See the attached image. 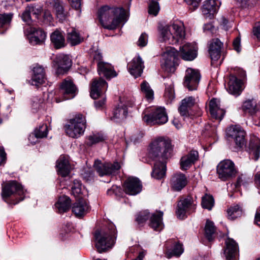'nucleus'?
Returning a JSON list of instances; mask_svg holds the SVG:
<instances>
[{
  "mask_svg": "<svg viewBox=\"0 0 260 260\" xmlns=\"http://www.w3.org/2000/svg\"><path fill=\"white\" fill-rule=\"evenodd\" d=\"M215 233V227L214 223L209 220H207L205 226V235L209 241L213 239Z\"/></svg>",
  "mask_w": 260,
  "mask_h": 260,
  "instance_id": "44",
  "label": "nucleus"
},
{
  "mask_svg": "<svg viewBox=\"0 0 260 260\" xmlns=\"http://www.w3.org/2000/svg\"><path fill=\"white\" fill-rule=\"evenodd\" d=\"M83 178L86 181H90L93 177L94 172L90 169L84 170V172L82 174Z\"/></svg>",
  "mask_w": 260,
  "mask_h": 260,
  "instance_id": "57",
  "label": "nucleus"
},
{
  "mask_svg": "<svg viewBox=\"0 0 260 260\" xmlns=\"http://www.w3.org/2000/svg\"><path fill=\"white\" fill-rule=\"evenodd\" d=\"M132 106V103H126L120 101L118 105L114 109L111 120L116 122H120L125 119L128 114V107Z\"/></svg>",
  "mask_w": 260,
  "mask_h": 260,
  "instance_id": "20",
  "label": "nucleus"
},
{
  "mask_svg": "<svg viewBox=\"0 0 260 260\" xmlns=\"http://www.w3.org/2000/svg\"><path fill=\"white\" fill-rule=\"evenodd\" d=\"M149 217V212L147 210L140 212L136 217V221L139 224L145 222Z\"/></svg>",
  "mask_w": 260,
  "mask_h": 260,
  "instance_id": "53",
  "label": "nucleus"
},
{
  "mask_svg": "<svg viewBox=\"0 0 260 260\" xmlns=\"http://www.w3.org/2000/svg\"><path fill=\"white\" fill-rule=\"evenodd\" d=\"M45 79L44 69L39 64L36 65L33 68L31 78L29 80V83L38 87L45 82Z\"/></svg>",
  "mask_w": 260,
  "mask_h": 260,
  "instance_id": "24",
  "label": "nucleus"
},
{
  "mask_svg": "<svg viewBox=\"0 0 260 260\" xmlns=\"http://www.w3.org/2000/svg\"><path fill=\"white\" fill-rule=\"evenodd\" d=\"M142 185L140 180L133 177H128L123 185L124 192L129 195L135 196L142 190Z\"/></svg>",
  "mask_w": 260,
  "mask_h": 260,
  "instance_id": "16",
  "label": "nucleus"
},
{
  "mask_svg": "<svg viewBox=\"0 0 260 260\" xmlns=\"http://www.w3.org/2000/svg\"><path fill=\"white\" fill-rule=\"evenodd\" d=\"M224 254L226 260H239V248L237 242L231 238L225 241Z\"/></svg>",
  "mask_w": 260,
  "mask_h": 260,
  "instance_id": "19",
  "label": "nucleus"
},
{
  "mask_svg": "<svg viewBox=\"0 0 260 260\" xmlns=\"http://www.w3.org/2000/svg\"><path fill=\"white\" fill-rule=\"evenodd\" d=\"M98 72L100 75H103L107 79L114 78L117 75L113 66L106 62L99 63Z\"/></svg>",
  "mask_w": 260,
  "mask_h": 260,
  "instance_id": "29",
  "label": "nucleus"
},
{
  "mask_svg": "<svg viewBox=\"0 0 260 260\" xmlns=\"http://www.w3.org/2000/svg\"><path fill=\"white\" fill-rule=\"evenodd\" d=\"M86 128V120L82 114H77L66 126L67 134L70 137L77 138L83 134Z\"/></svg>",
  "mask_w": 260,
  "mask_h": 260,
  "instance_id": "6",
  "label": "nucleus"
},
{
  "mask_svg": "<svg viewBox=\"0 0 260 260\" xmlns=\"http://www.w3.org/2000/svg\"><path fill=\"white\" fill-rule=\"evenodd\" d=\"M57 171L62 177L67 176L70 173L71 166L68 158L64 156H60L57 161Z\"/></svg>",
  "mask_w": 260,
  "mask_h": 260,
  "instance_id": "32",
  "label": "nucleus"
},
{
  "mask_svg": "<svg viewBox=\"0 0 260 260\" xmlns=\"http://www.w3.org/2000/svg\"><path fill=\"white\" fill-rule=\"evenodd\" d=\"M163 214L162 212L156 211L151 215L149 225L154 230L159 232L164 228Z\"/></svg>",
  "mask_w": 260,
  "mask_h": 260,
  "instance_id": "34",
  "label": "nucleus"
},
{
  "mask_svg": "<svg viewBox=\"0 0 260 260\" xmlns=\"http://www.w3.org/2000/svg\"><path fill=\"white\" fill-rule=\"evenodd\" d=\"M71 200L67 196H63L59 198L58 201L55 203V208L58 213H62L67 212L71 206Z\"/></svg>",
  "mask_w": 260,
  "mask_h": 260,
  "instance_id": "39",
  "label": "nucleus"
},
{
  "mask_svg": "<svg viewBox=\"0 0 260 260\" xmlns=\"http://www.w3.org/2000/svg\"><path fill=\"white\" fill-rule=\"evenodd\" d=\"M143 121L148 125H161L168 121V117L164 107H159L152 110L150 114L145 111L142 114Z\"/></svg>",
  "mask_w": 260,
  "mask_h": 260,
  "instance_id": "7",
  "label": "nucleus"
},
{
  "mask_svg": "<svg viewBox=\"0 0 260 260\" xmlns=\"http://www.w3.org/2000/svg\"><path fill=\"white\" fill-rule=\"evenodd\" d=\"M95 247L102 253L112 247L116 239V231L113 223H109L104 229L96 231L94 233Z\"/></svg>",
  "mask_w": 260,
  "mask_h": 260,
  "instance_id": "3",
  "label": "nucleus"
},
{
  "mask_svg": "<svg viewBox=\"0 0 260 260\" xmlns=\"http://www.w3.org/2000/svg\"><path fill=\"white\" fill-rule=\"evenodd\" d=\"M12 16L11 13L0 14V28L7 29L11 23Z\"/></svg>",
  "mask_w": 260,
  "mask_h": 260,
  "instance_id": "49",
  "label": "nucleus"
},
{
  "mask_svg": "<svg viewBox=\"0 0 260 260\" xmlns=\"http://www.w3.org/2000/svg\"><path fill=\"white\" fill-rule=\"evenodd\" d=\"M243 89V83L242 80L238 79L234 75H231L228 85L227 90L228 92L231 94L238 96L241 94Z\"/></svg>",
  "mask_w": 260,
  "mask_h": 260,
  "instance_id": "27",
  "label": "nucleus"
},
{
  "mask_svg": "<svg viewBox=\"0 0 260 260\" xmlns=\"http://www.w3.org/2000/svg\"><path fill=\"white\" fill-rule=\"evenodd\" d=\"M183 100H185V105L189 108L192 107L195 103V99L192 96H188L184 99Z\"/></svg>",
  "mask_w": 260,
  "mask_h": 260,
  "instance_id": "64",
  "label": "nucleus"
},
{
  "mask_svg": "<svg viewBox=\"0 0 260 260\" xmlns=\"http://www.w3.org/2000/svg\"><path fill=\"white\" fill-rule=\"evenodd\" d=\"M220 4L218 0H206L202 8L203 15L206 18L211 19L217 12Z\"/></svg>",
  "mask_w": 260,
  "mask_h": 260,
  "instance_id": "25",
  "label": "nucleus"
},
{
  "mask_svg": "<svg viewBox=\"0 0 260 260\" xmlns=\"http://www.w3.org/2000/svg\"><path fill=\"white\" fill-rule=\"evenodd\" d=\"M93 167L99 176L115 175L119 172L121 166L118 162H104L96 159L95 160Z\"/></svg>",
  "mask_w": 260,
  "mask_h": 260,
  "instance_id": "9",
  "label": "nucleus"
},
{
  "mask_svg": "<svg viewBox=\"0 0 260 260\" xmlns=\"http://www.w3.org/2000/svg\"><path fill=\"white\" fill-rule=\"evenodd\" d=\"M24 190L21 184L16 181L8 182L2 189V196L3 199L8 202L11 198L10 203L15 205L24 199Z\"/></svg>",
  "mask_w": 260,
  "mask_h": 260,
  "instance_id": "5",
  "label": "nucleus"
},
{
  "mask_svg": "<svg viewBox=\"0 0 260 260\" xmlns=\"http://www.w3.org/2000/svg\"><path fill=\"white\" fill-rule=\"evenodd\" d=\"M67 40L72 46H74L80 43L83 39L75 29H72L68 33Z\"/></svg>",
  "mask_w": 260,
  "mask_h": 260,
  "instance_id": "45",
  "label": "nucleus"
},
{
  "mask_svg": "<svg viewBox=\"0 0 260 260\" xmlns=\"http://www.w3.org/2000/svg\"><path fill=\"white\" fill-rule=\"evenodd\" d=\"M185 100H182L178 110L181 116L187 117L189 115L188 110L190 108L185 105Z\"/></svg>",
  "mask_w": 260,
  "mask_h": 260,
  "instance_id": "55",
  "label": "nucleus"
},
{
  "mask_svg": "<svg viewBox=\"0 0 260 260\" xmlns=\"http://www.w3.org/2000/svg\"><path fill=\"white\" fill-rule=\"evenodd\" d=\"M52 44L56 49H59L65 46V39L63 34L60 30L56 29L50 36Z\"/></svg>",
  "mask_w": 260,
  "mask_h": 260,
  "instance_id": "38",
  "label": "nucleus"
},
{
  "mask_svg": "<svg viewBox=\"0 0 260 260\" xmlns=\"http://www.w3.org/2000/svg\"><path fill=\"white\" fill-rule=\"evenodd\" d=\"M48 127L46 124L40 126L38 129H36L34 134H30L28 137V140L32 144H35L36 141H31V138L35 139L46 137L47 135Z\"/></svg>",
  "mask_w": 260,
  "mask_h": 260,
  "instance_id": "42",
  "label": "nucleus"
},
{
  "mask_svg": "<svg viewBox=\"0 0 260 260\" xmlns=\"http://www.w3.org/2000/svg\"><path fill=\"white\" fill-rule=\"evenodd\" d=\"M243 8L251 9L256 4V0H238Z\"/></svg>",
  "mask_w": 260,
  "mask_h": 260,
  "instance_id": "52",
  "label": "nucleus"
},
{
  "mask_svg": "<svg viewBox=\"0 0 260 260\" xmlns=\"http://www.w3.org/2000/svg\"><path fill=\"white\" fill-rule=\"evenodd\" d=\"M181 58L187 61L194 59L198 54V47L195 43H186L180 48L179 52Z\"/></svg>",
  "mask_w": 260,
  "mask_h": 260,
  "instance_id": "17",
  "label": "nucleus"
},
{
  "mask_svg": "<svg viewBox=\"0 0 260 260\" xmlns=\"http://www.w3.org/2000/svg\"><path fill=\"white\" fill-rule=\"evenodd\" d=\"M233 45L234 49L237 52L241 51V39L240 36L237 37L233 41Z\"/></svg>",
  "mask_w": 260,
  "mask_h": 260,
  "instance_id": "60",
  "label": "nucleus"
},
{
  "mask_svg": "<svg viewBox=\"0 0 260 260\" xmlns=\"http://www.w3.org/2000/svg\"><path fill=\"white\" fill-rule=\"evenodd\" d=\"M208 52L212 61H217L220 57L223 43L218 39H212L208 45Z\"/></svg>",
  "mask_w": 260,
  "mask_h": 260,
  "instance_id": "26",
  "label": "nucleus"
},
{
  "mask_svg": "<svg viewBox=\"0 0 260 260\" xmlns=\"http://www.w3.org/2000/svg\"><path fill=\"white\" fill-rule=\"evenodd\" d=\"M58 69L64 71H67L71 66V60L69 56L64 54L57 55L55 59Z\"/></svg>",
  "mask_w": 260,
  "mask_h": 260,
  "instance_id": "40",
  "label": "nucleus"
},
{
  "mask_svg": "<svg viewBox=\"0 0 260 260\" xmlns=\"http://www.w3.org/2000/svg\"><path fill=\"white\" fill-rule=\"evenodd\" d=\"M144 68V62L139 55L135 56L132 61L127 64L128 72L135 78L141 76Z\"/></svg>",
  "mask_w": 260,
  "mask_h": 260,
  "instance_id": "22",
  "label": "nucleus"
},
{
  "mask_svg": "<svg viewBox=\"0 0 260 260\" xmlns=\"http://www.w3.org/2000/svg\"><path fill=\"white\" fill-rule=\"evenodd\" d=\"M43 11V7L41 6L31 4L27 6L24 12L22 14V19L23 21L28 24H30L32 22L31 14L35 18L38 19Z\"/></svg>",
  "mask_w": 260,
  "mask_h": 260,
  "instance_id": "18",
  "label": "nucleus"
},
{
  "mask_svg": "<svg viewBox=\"0 0 260 260\" xmlns=\"http://www.w3.org/2000/svg\"><path fill=\"white\" fill-rule=\"evenodd\" d=\"M51 5L57 18L62 22L65 20L68 17V12L64 10L63 2L61 0H52Z\"/></svg>",
  "mask_w": 260,
  "mask_h": 260,
  "instance_id": "33",
  "label": "nucleus"
},
{
  "mask_svg": "<svg viewBox=\"0 0 260 260\" xmlns=\"http://www.w3.org/2000/svg\"><path fill=\"white\" fill-rule=\"evenodd\" d=\"M241 109L245 113L251 115L256 122L259 120L256 125L260 126V106L257 105L256 102L254 99H249L244 101L241 106Z\"/></svg>",
  "mask_w": 260,
  "mask_h": 260,
  "instance_id": "14",
  "label": "nucleus"
},
{
  "mask_svg": "<svg viewBox=\"0 0 260 260\" xmlns=\"http://www.w3.org/2000/svg\"><path fill=\"white\" fill-rule=\"evenodd\" d=\"M194 206L192 199L190 197L180 200L178 202L176 211L177 217L180 219L184 218L186 217L187 213H190L194 210Z\"/></svg>",
  "mask_w": 260,
  "mask_h": 260,
  "instance_id": "15",
  "label": "nucleus"
},
{
  "mask_svg": "<svg viewBox=\"0 0 260 260\" xmlns=\"http://www.w3.org/2000/svg\"><path fill=\"white\" fill-rule=\"evenodd\" d=\"M77 91V87L71 79L69 78L64 79L60 86L59 92L62 95V99L56 98V103L74 98L76 94Z\"/></svg>",
  "mask_w": 260,
  "mask_h": 260,
  "instance_id": "11",
  "label": "nucleus"
},
{
  "mask_svg": "<svg viewBox=\"0 0 260 260\" xmlns=\"http://www.w3.org/2000/svg\"><path fill=\"white\" fill-rule=\"evenodd\" d=\"M148 42V35L144 32L141 34L138 41L137 44L140 47L145 46Z\"/></svg>",
  "mask_w": 260,
  "mask_h": 260,
  "instance_id": "56",
  "label": "nucleus"
},
{
  "mask_svg": "<svg viewBox=\"0 0 260 260\" xmlns=\"http://www.w3.org/2000/svg\"><path fill=\"white\" fill-rule=\"evenodd\" d=\"M187 184V179L184 174L179 173L175 174L172 178V185L174 190H181Z\"/></svg>",
  "mask_w": 260,
  "mask_h": 260,
  "instance_id": "37",
  "label": "nucleus"
},
{
  "mask_svg": "<svg viewBox=\"0 0 260 260\" xmlns=\"http://www.w3.org/2000/svg\"><path fill=\"white\" fill-rule=\"evenodd\" d=\"M89 210L88 204L84 200H79L72 207V212L76 216L81 217L85 215Z\"/></svg>",
  "mask_w": 260,
  "mask_h": 260,
  "instance_id": "36",
  "label": "nucleus"
},
{
  "mask_svg": "<svg viewBox=\"0 0 260 260\" xmlns=\"http://www.w3.org/2000/svg\"><path fill=\"white\" fill-rule=\"evenodd\" d=\"M99 21L105 28L113 30L121 23L127 21L126 15L122 8H111L107 6L101 7L99 10Z\"/></svg>",
  "mask_w": 260,
  "mask_h": 260,
  "instance_id": "1",
  "label": "nucleus"
},
{
  "mask_svg": "<svg viewBox=\"0 0 260 260\" xmlns=\"http://www.w3.org/2000/svg\"><path fill=\"white\" fill-rule=\"evenodd\" d=\"M171 152L170 142L163 137L154 139L149 145V155L153 160H168Z\"/></svg>",
  "mask_w": 260,
  "mask_h": 260,
  "instance_id": "4",
  "label": "nucleus"
},
{
  "mask_svg": "<svg viewBox=\"0 0 260 260\" xmlns=\"http://www.w3.org/2000/svg\"><path fill=\"white\" fill-rule=\"evenodd\" d=\"M209 110L211 116L220 121L223 118L225 111L220 107L219 100L213 99L209 103Z\"/></svg>",
  "mask_w": 260,
  "mask_h": 260,
  "instance_id": "28",
  "label": "nucleus"
},
{
  "mask_svg": "<svg viewBox=\"0 0 260 260\" xmlns=\"http://www.w3.org/2000/svg\"><path fill=\"white\" fill-rule=\"evenodd\" d=\"M179 52L174 48L170 47L162 54L161 68L167 72L173 73L178 65Z\"/></svg>",
  "mask_w": 260,
  "mask_h": 260,
  "instance_id": "8",
  "label": "nucleus"
},
{
  "mask_svg": "<svg viewBox=\"0 0 260 260\" xmlns=\"http://www.w3.org/2000/svg\"><path fill=\"white\" fill-rule=\"evenodd\" d=\"M105 140V137L102 133H92L86 137L85 143L87 146H91Z\"/></svg>",
  "mask_w": 260,
  "mask_h": 260,
  "instance_id": "43",
  "label": "nucleus"
},
{
  "mask_svg": "<svg viewBox=\"0 0 260 260\" xmlns=\"http://www.w3.org/2000/svg\"><path fill=\"white\" fill-rule=\"evenodd\" d=\"M201 76L198 70L188 68L186 70L184 85L189 90H196L200 80Z\"/></svg>",
  "mask_w": 260,
  "mask_h": 260,
  "instance_id": "13",
  "label": "nucleus"
},
{
  "mask_svg": "<svg viewBox=\"0 0 260 260\" xmlns=\"http://www.w3.org/2000/svg\"><path fill=\"white\" fill-rule=\"evenodd\" d=\"M226 135L228 137L233 139L236 145L239 148L245 146V132L238 125H232L226 129Z\"/></svg>",
  "mask_w": 260,
  "mask_h": 260,
  "instance_id": "12",
  "label": "nucleus"
},
{
  "mask_svg": "<svg viewBox=\"0 0 260 260\" xmlns=\"http://www.w3.org/2000/svg\"><path fill=\"white\" fill-rule=\"evenodd\" d=\"M187 4L192 7L193 10L197 9L200 3L201 0H184Z\"/></svg>",
  "mask_w": 260,
  "mask_h": 260,
  "instance_id": "62",
  "label": "nucleus"
},
{
  "mask_svg": "<svg viewBox=\"0 0 260 260\" xmlns=\"http://www.w3.org/2000/svg\"><path fill=\"white\" fill-rule=\"evenodd\" d=\"M100 97H101V99L99 101H95L94 102V105L96 109H100L103 107L105 104L106 98L104 94Z\"/></svg>",
  "mask_w": 260,
  "mask_h": 260,
  "instance_id": "63",
  "label": "nucleus"
},
{
  "mask_svg": "<svg viewBox=\"0 0 260 260\" xmlns=\"http://www.w3.org/2000/svg\"><path fill=\"white\" fill-rule=\"evenodd\" d=\"M153 169L151 173L152 176L157 179L163 178L166 171V163L167 160H153Z\"/></svg>",
  "mask_w": 260,
  "mask_h": 260,
  "instance_id": "30",
  "label": "nucleus"
},
{
  "mask_svg": "<svg viewBox=\"0 0 260 260\" xmlns=\"http://www.w3.org/2000/svg\"><path fill=\"white\" fill-rule=\"evenodd\" d=\"M249 154L252 159L257 160L260 153V139L253 136L250 139L249 144Z\"/></svg>",
  "mask_w": 260,
  "mask_h": 260,
  "instance_id": "35",
  "label": "nucleus"
},
{
  "mask_svg": "<svg viewBox=\"0 0 260 260\" xmlns=\"http://www.w3.org/2000/svg\"><path fill=\"white\" fill-rule=\"evenodd\" d=\"M183 252L182 245L180 243H176L173 247L172 251L168 250L165 253V256L168 258H170L173 256H179Z\"/></svg>",
  "mask_w": 260,
  "mask_h": 260,
  "instance_id": "47",
  "label": "nucleus"
},
{
  "mask_svg": "<svg viewBox=\"0 0 260 260\" xmlns=\"http://www.w3.org/2000/svg\"><path fill=\"white\" fill-rule=\"evenodd\" d=\"M228 217L229 219L233 220L242 215V210L238 205L231 206L228 211Z\"/></svg>",
  "mask_w": 260,
  "mask_h": 260,
  "instance_id": "46",
  "label": "nucleus"
},
{
  "mask_svg": "<svg viewBox=\"0 0 260 260\" xmlns=\"http://www.w3.org/2000/svg\"><path fill=\"white\" fill-rule=\"evenodd\" d=\"M107 83L102 78L93 80L90 88V96L92 99H96L103 93L107 89Z\"/></svg>",
  "mask_w": 260,
  "mask_h": 260,
  "instance_id": "21",
  "label": "nucleus"
},
{
  "mask_svg": "<svg viewBox=\"0 0 260 260\" xmlns=\"http://www.w3.org/2000/svg\"><path fill=\"white\" fill-rule=\"evenodd\" d=\"M165 84L166 88L164 96L167 102L171 103L175 98L173 83L169 78H166Z\"/></svg>",
  "mask_w": 260,
  "mask_h": 260,
  "instance_id": "41",
  "label": "nucleus"
},
{
  "mask_svg": "<svg viewBox=\"0 0 260 260\" xmlns=\"http://www.w3.org/2000/svg\"><path fill=\"white\" fill-rule=\"evenodd\" d=\"M43 18L44 21L47 23L50 24L53 22V17L49 10H46L44 11Z\"/></svg>",
  "mask_w": 260,
  "mask_h": 260,
  "instance_id": "58",
  "label": "nucleus"
},
{
  "mask_svg": "<svg viewBox=\"0 0 260 260\" xmlns=\"http://www.w3.org/2000/svg\"><path fill=\"white\" fill-rule=\"evenodd\" d=\"M121 192V188L117 186H113L110 189L107 190V194L112 195L115 194L116 196L119 195Z\"/></svg>",
  "mask_w": 260,
  "mask_h": 260,
  "instance_id": "61",
  "label": "nucleus"
},
{
  "mask_svg": "<svg viewBox=\"0 0 260 260\" xmlns=\"http://www.w3.org/2000/svg\"><path fill=\"white\" fill-rule=\"evenodd\" d=\"M214 205V200L212 196L206 194L202 197V206L203 208L211 210Z\"/></svg>",
  "mask_w": 260,
  "mask_h": 260,
  "instance_id": "50",
  "label": "nucleus"
},
{
  "mask_svg": "<svg viewBox=\"0 0 260 260\" xmlns=\"http://www.w3.org/2000/svg\"><path fill=\"white\" fill-rule=\"evenodd\" d=\"M72 193L76 196L81 192V183L79 180H75L72 187Z\"/></svg>",
  "mask_w": 260,
  "mask_h": 260,
  "instance_id": "54",
  "label": "nucleus"
},
{
  "mask_svg": "<svg viewBox=\"0 0 260 260\" xmlns=\"http://www.w3.org/2000/svg\"><path fill=\"white\" fill-rule=\"evenodd\" d=\"M160 8L157 2L151 0L148 6V13L149 14L156 16L159 11Z\"/></svg>",
  "mask_w": 260,
  "mask_h": 260,
  "instance_id": "51",
  "label": "nucleus"
},
{
  "mask_svg": "<svg viewBox=\"0 0 260 260\" xmlns=\"http://www.w3.org/2000/svg\"><path fill=\"white\" fill-rule=\"evenodd\" d=\"M46 35L41 29L30 27L27 36L29 43L32 45H42L44 43Z\"/></svg>",
  "mask_w": 260,
  "mask_h": 260,
  "instance_id": "23",
  "label": "nucleus"
},
{
  "mask_svg": "<svg viewBox=\"0 0 260 260\" xmlns=\"http://www.w3.org/2000/svg\"><path fill=\"white\" fill-rule=\"evenodd\" d=\"M93 62L97 64V66L99 67V63L100 62H104L103 61V56L101 53L99 51L94 52L93 55Z\"/></svg>",
  "mask_w": 260,
  "mask_h": 260,
  "instance_id": "59",
  "label": "nucleus"
},
{
  "mask_svg": "<svg viewBox=\"0 0 260 260\" xmlns=\"http://www.w3.org/2000/svg\"><path fill=\"white\" fill-rule=\"evenodd\" d=\"M217 173L222 181H226L235 176L237 173L235 165L229 159L221 161L217 166Z\"/></svg>",
  "mask_w": 260,
  "mask_h": 260,
  "instance_id": "10",
  "label": "nucleus"
},
{
  "mask_svg": "<svg viewBox=\"0 0 260 260\" xmlns=\"http://www.w3.org/2000/svg\"><path fill=\"white\" fill-rule=\"evenodd\" d=\"M141 89L148 100L153 99V91L151 88L148 83L146 81H143L141 84Z\"/></svg>",
  "mask_w": 260,
  "mask_h": 260,
  "instance_id": "48",
  "label": "nucleus"
},
{
  "mask_svg": "<svg viewBox=\"0 0 260 260\" xmlns=\"http://www.w3.org/2000/svg\"><path fill=\"white\" fill-rule=\"evenodd\" d=\"M159 40L168 44H175L185 36V31L181 22H174L170 25H159L158 28Z\"/></svg>",
  "mask_w": 260,
  "mask_h": 260,
  "instance_id": "2",
  "label": "nucleus"
},
{
  "mask_svg": "<svg viewBox=\"0 0 260 260\" xmlns=\"http://www.w3.org/2000/svg\"><path fill=\"white\" fill-rule=\"evenodd\" d=\"M199 158L198 152L192 150L187 155L182 157L180 160V166L182 170H187Z\"/></svg>",
  "mask_w": 260,
  "mask_h": 260,
  "instance_id": "31",
  "label": "nucleus"
}]
</instances>
